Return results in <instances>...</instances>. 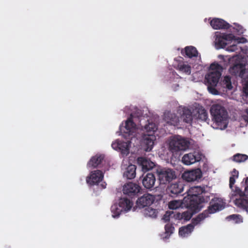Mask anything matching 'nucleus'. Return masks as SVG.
<instances>
[{
  "label": "nucleus",
  "instance_id": "nucleus-1",
  "mask_svg": "<svg viewBox=\"0 0 248 248\" xmlns=\"http://www.w3.org/2000/svg\"><path fill=\"white\" fill-rule=\"evenodd\" d=\"M142 120L131 115L120 126L121 135L125 138L131 139L136 141L137 135L140 129H143Z\"/></svg>",
  "mask_w": 248,
  "mask_h": 248
},
{
  "label": "nucleus",
  "instance_id": "nucleus-2",
  "mask_svg": "<svg viewBox=\"0 0 248 248\" xmlns=\"http://www.w3.org/2000/svg\"><path fill=\"white\" fill-rule=\"evenodd\" d=\"M205 190L201 186L191 187L187 191V195L184 198V203L188 204L190 208L195 212L200 211L203 207V203L206 201L201 196Z\"/></svg>",
  "mask_w": 248,
  "mask_h": 248
},
{
  "label": "nucleus",
  "instance_id": "nucleus-3",
  "mask_svg": "<svg viewBox=\"0 0 248 248\" xmlns=\"http://www.w3.org/2000/svg\"><path fill=\"white\" fill-rule=\"evenodd\" d=\"M212 117V127L221 130L227 127L228 122V113L225 108L219 104H214L210 109Z\"/></svg>",
  "mask_w": 248,
  "mask_h": 248
},
{
  "label": "nucleus",
  "instance_id": "nucleus-4",
  "mask_svg": "<svg viewBox=\"0 0 248 248\" xmlns=\"http://www.w3.org/2000/svg\"><path fill=\"white\" fill-rule=\"evenodd\" d=\"M222 70V67L217 63H213L211 65L209 72L205 76V82L208 85V90L214 95L219 94V93L214 87L216 86L221 76Z\"/></svg>",
  "mask_w": 248,
  "mask_h": 248
},
{
  "label": "nucleus",
  "instance_id": "nucleus-5",
  "mask_svg": "<svg viewBox=\"0 0 248 248\" xmlns=\"http://www.w3.org/2000/svg\"><path fill=\"white\" fill-rule=\"evenodd\" d=\"M237 178L230 177V187L232 192L230 195L231 200L232 201L235 205L238 207L245 210L248 213V197L238 187L232 188V186L235 183Z\"/></svg>",
  "mask_w": 248,
  "mask_h": 248
},
{
  "label": "nucleus",
  "instance_id": "nucleus-6",
  "mask_svg": "<svg viewBox=\"0 0 248 248\" xmlns=\"http://www.w3.org/2000/svg\"><path fill=\"white\" fill-rule=\"evenodd\" d=\"M225 207V203L222 199L219 198H215L210 202V205L208 209L204 211L202 213L198 215L193 220V223L198 224L201 221L203 220L206 217H209L210 214H214L217 211H220Z\"/></svg>",
  "mask_w": 248,
  "mask_h": 248
},
{
  "label": "nucleus",
  "instance_id": "nucleus-7",
  "mask_svg": "<svg viewBox=\"0 0 248 248\" xmlns=\"http://www.w3.org/2000/svg\"><path fill=\"white\" fill-rule=\"evenodd\" d=\"M246 39L243 37H237L232 34H221L218 32H216L215 41V46L217 49L223 48L226 46L228 42H234L237 43H244Z\"/></svg>",
  "mask_w": 248,
  "mask_h": 248
},
{
  "label": "nucleus",
  "instance_id": "nucleus-8",
  "mask_svg": "<svg viewBox=\"0 0 248 248\" xmlns=\"http://www.w3.org/2000/svg\"><path fill=\"white\" fill-rule=\"evenodd\" d=\"M225 59L228 60L229 62L233 65L229 69L230 73L245 79L247 76L246 75L245 65L242 62L241 58L237 55L231 58L226 57Z\"/></svg>",
  "mask_w": 248,
  "mask_h": 248
},
{
  "label": "nucleus",
  "instance_id": "nucleus-9",
  "mask_svg": "<svg viewBox=\"0 0 248 248\" xmlns=\"http://www.w3.org/2000/svg\"><path fill=\"white\" fill-rule=\"evenodd\" d=\"M169 149L173 153L184 151L188 148L189 142L180 136H175L170 138Z\"/></svg>",
  "mask_w": 248,
  "mask_h": 248
},
{
  "label": "nucleus",
  "instance_id": "nucleus-10",
  "mask_svg": "<svg viewBox=\"0 0 248 248\" xmlns=\"http://www.w3.org/2000/svg\"><path fill=\"white\" fill-rule=\"evenodd\" d=\"M133 141L131 139L126 141L116 140L112 142L111 147L114 150L120 152L123 156H127L129 154L132 144L135 146Z\"/></svg>",
  "mask_w": 248,
  "mask_h": 248
},
{
  "label": "nucleus",
  "instance_id": "nucleus-11",
  "mask_svg": "<svg viewBox=\"0 0 248 248\" xmlns=\"http://www.w3.org/2000/svg\"><path fill=\"white\" fill-rule=\"evenodd\" d=\"M158 179L161 184H166L176 178L175 172L169 168L160 169L156 171Z\"/></svg>",
  "mask_w": 248,
  "mask_h": 248
},
{
  "label": "nucleus",
  "instance_id": "nucleus-12",
  "mask_svg": "<svg viewBox=\"0 0 248 248\" xmlns=\"http://www.w3.org/2000/svg\"><path fill=\"white\" fill-rule=\"evenodd\" d=\"M156 140V136L155 134L144 133L141 140V144L144 150L146 152L151 151L155 144V141Z\"/></svg>",
  "mask_w": 248,
  "mask_h": 248
},
{
  "label": "nucleus",
  "instance_id": "nucleus-13",
  "mask_svg": "<svg viewBox=\"0 0 248 248\" xmlns=\"http://www.w3.org/2000/svg\"><path fill=\"white\" fill-rule=\"evenodd\" d=\"M202 154L197 151L185 154L182 158V162L186 165H190L202 159Z\"/></svg>",
  "mask_w": 248,
  "mask_h": 248
},
{
  "label": "nucleus",
  "instance_id": "nucleus-14",
  "mask_svg": "<svg viewBox=\"0 0 248 248\" xmlns=\"http://www.w3.org/2000/svg\"><path fill=\"white\" fill-rule=\"evenodd\" d=\"M202 176V172L199 169L186 171L182 175L183 178L187 182L197 181Z\"/></svg>",
  "mask_w": 248,
  "mask_h": 248
},
{
  "label": "nucleus",
  "instance_id": "nucleus-15",
  "mask_svg": "<svg viewBox=\"0 0 248 248\" xmlns=\"http://www.w3.org/2000/svg\"><path fill=\"white\" fill-rule=\"evenodd\" d=\"M104 174L102 171L96 170L94 171V186H96L97 191L102 190L106 187V184L103 181Z\"/></svg>",
  "mask_w": 248,
  "mask_h": 248
},
{
  "label": "nucleus",
  "instance_id": "nucleus-16",
  "mask_svg": "<svg viewBox=\"0 0 248 248\" xmlns=\"http://www.w3.org/2000/svg\"><path fill=\"white\" fill-rule=\"evenodd\" d=\"M155 201L154 196L147 194L141 197L137 201V206L140 208H143L152 204Z\"/></svg>",
  "mask_w": 248,
  "mask_h": 248
},
{
  "label": "nucleus",
  "instance_id": "nucleus-17",
  "mask_svg": "<svg viewBox=\"0 0 248 248\" xmlns=\"http://www.w3.org/2000/svg\"><path fill=\"white\" fill-rule=\"evenodd\" d=\"M140 189V187L138 185L130 182L124 186L123 190L124 194L132 195L139 193Z\"/></svg>",
  "mask_w": 248,
  "mask_h": 248
},
{
  "label": "nucleus",
  "instance_id": "nucleus-18",
  "mask_svg": "<svg viewBox=\"0 0 248 248\" xmlns=\"http://www.w3.org/2000/svg\"><path fill=\"white\" fill-rule=\"evenodd\" d=\"M164 121L171 125H177L180 122V118L176 113L167 111L164 113Z\"/></svg>",
  "mask_w": 248,
  "mask_h": 248
},
{
  "label": "nucleus",
  "instance_id": "nucleus-19",
  "mask_svg": "<svg viewBox=\"0 0 248 248\" xmlns=\"http://www.w3.org/2000/svg\"><path fill=\"white\" fill-rule=\"evenodd\" d=\"M137 162L141 167L142 170L145 171L152 169L155 166L153 162L144 157H139Z\"/></svg>",
  "mask_w": 248,
  "mask_h": 248
},
{
  "label": "nucleus",
  "instance_id": "nucleus-20",
  "mask_svg": "<svg viewBox=\"0 0 248 248\" xmlns=\"http://www.w3.org/2000/svg\"><path fill=\"white\" fill-rule=\"evenodd\" d=\"M125 162H126V160H123V167L125 170L124 172V175L129 179L134 178L136 176V166L132 164H129L126 167L127 164H124Z\"/></svg>",
  "mask_w": 248,
  "mask_h": 248
},
{
  "label": "nucleus",
  "instance_id": "nucleus-21",
  "mask_svg": "<svg viewBox=\"0 0 248 248\" xmlns=\"http://www.w3.org/2000/svg\"><path fill=\"white\" fill-rule=\"evenodd\" d=\"M142 182L145 188H151L154 186L155 182V176L153 174L148 173L143 177Z\"/></svg>",
  "mask_w": 248,
  "mask_h": 248
},
{
  "label": "nucleus",
  "instance_id": "nucleus-22",
  "mask_svg": "<svg viewBox=\"0 0 248 248\" xmlns=\"http://www.w3.org/2000/svg\"><path fill=\"white\" fill-rule=\"evenodd\" d=\"M142 120L143 129H140V131H142L145 133V134L153 133L157 130L156 125L153 123L152 122H148L147 124H144L146 120L143 118H141Z\"/></svg>",
  "mask_w": 248,
  "mask_h": 248
},
{
  "label": "nucleus",
  "instance_id": "nucleus-23",
  "mask_svg": "<svg viewBox=\"0 0 248 248\" xmlns=\"http://www.w3.org/2000/svg\"><path fill=\"white\" fill-rule=\"evenodd\" d=\"M210 25L215 30L227 29L229 25L224 20L220 18H214L210 21Z\"/></svg>",
  "mask_w": 248,
  "mask_h": 248
},
{
  "label": "nucleus",
  "instance_id": "nucleus-24",
  "mask_svg": "<svg viewBox=\"0 0 248 248\" xmlns=\"http://www.w3.org/2000/svg\"><path fill=\"white\" fill-rule=\"evenodd\" d=\"M180 112H178L179 115H181V119L187 123L191 122L193 119L192 112L189 109L186 108H182L179 109Z\"/></svg>",
  "mask_w": 248,
  "mask_h": 248
},
{
  "label": "nucleus",
  "instance_id": "nucleus-25",
  "mask_svg": "<svg viewBox=\"0 0 248 248\" xmlns=\"http://www.w3.org/2000/svg\"><path fill=\"white\" fill-rule=\"evenodd\" d=\"M183 190L184 185L180 182L172 183L168 188L169 191L174 195H177L181 193Z\"/></svg>",
  "mask_w": 248,
  "mask_h": 248
},
{
  "label": "nucleus",
  "instance_id": "nucleus-26",
  "mask_svg": "<svg viewBox=\"0 0 248 248\" xmlns=\"http://www.w3.org/2000/svg\"><path fill=\"white\" fill-rule=\"evenodd\" d=\"M195 218L192 220V224H188L187 226L182 227L179 229V234L180 236L182 237H187L190 234L193 230L194 226L197 224H194L193 223V220Z\"/></svg>",
  "mask_w": 248,
  "mask_h": 248
},
{
  "label": "nucleus",
  "instance_id": "nucleus-27",
  "mask_svg": "<svg viewBox=\"0 0 248 248\" xmlns=\"http://www.w3.org/2000/svg\"><path fill=\"white\" fill-rule=\"evenodd\" d=\"M117 202L119 204V206L122 208L124 212L129 211L133 206V203L126 198H121Z\"/></svg>",
  "mask_w": 248,
  "mask_h": 248
},
{
  "label": "nucleus",
  "instance_id": "nucleus-28",
  "mask_svg": "<svg viewBox=\"0 0 248 248\" xmlns=\"http://www.w3.org/2000/svg\"><path fill=\"white\" fill-rule=\"evenodd\" d=\"M184 207H189L188 204L184 203V198L183 201L173 200L169 202V207L170 209L176 210Z\"/></svg>",
  "mask_w": 248,
  "mask_h": 248
},
{
  "label": "nucleus",
  "instance_id": "nucleus-29",
  "mask_svg": "<svg viewBox=\"0 0 248 248\" xmlns=\"http://www.w3.org/2000/svg\"><path fill=\"white\" fill-rule=\"evenodd\" d=\"M110 211L112 217L113 218H118L120 215L124 212L122 208L119 206L118 202H114L110 208Z\"/></svg>",
  "mask_w": 248,
  "mask_h": 248
},
{
  "label": "nucleus",
  "instance_id": "nucleus-30",
  "mask_svg": "<svg viewBox=\"0 0 248 248\" xmlns=\"http://www.w3.org/2000/svg\"><path fill=\"white\" fill-rule=\"evenodd\" d=\"M177 69L183 74L189 75L191 74V66L186 62H180L177 65Z\"/></svg>",
  "mask_w": 248,
  "mask_h": 248
},
{
  "label": "nucleus",
  "instance_id": "nucleus-31",
  "mask_svg": "<svg viewBox=\"0 0 248 248\" xmlns=\"http://www.w3.org/2000/svg\"><path fill=\"white\" fill-rule=\"evenodd\" d=\"M143 214L146 217L155 218L158 214L157 211L151 207H147L142 211Z\"/></svg>",
  "mask_w": 248,
  "mask_h": 248
},
{
  "label": "nucleus",
  "instance_id": "nucleus-32",
  "mask_svg": "<svg viewBox=\"0 0 248 248\" xmlns=\"http://www.w3.org/2000/svg\"><path fill=\"white\" fill-rule=\"evenodd\" d=\"M185 52L186 56L189 58L196 57L198 54L196 48L192 46L186 47L185 48Z\"/></svg>",
  "mask_w": 248,
  "mask_h": 248
},
{
  "label": "nucleus",
  "instance_id": "nucleus-33",
  "mask_svg": "<svg viewBox=\"0 0 248 248\" xmlns=\"http://www.w3.org/2000/svg\"><path fill=\"white\" fill-rule=\"evenodd\" d=\"M196 112L198 114V115L196 116L198 119L202 121H205L207 119L208 114L206 111L204 109L202 108H199L196 111Z\"/></svg>",
  "mask_w": 248,
  "mask_h": 248
},
{
  "label": "nucleus",
  "instance_id": "nucleus-34",
  "mask_svg": "<svg viewBox=\"0 0 248 248\" xmlns=\"http://www.w3.org/2000/svg\"><path fill=\"white\" fill-rule=\"evenodd\" d=\"M226 219L228 220L232 221L234 223H240L243 222L242 217L239 215H231L227 217Z\"/></svg>",
  "mask_w": 248,
  "mask_h": 248
},
{
  "label": "nucleus",
  "instance_id": "nucleus-35",
  "mask_svg": "<svg viewBox=\"0 0 248 248\" xmlns=\"http://www.w3.org/2000/svg\"><path fill=\"white\" fill-rule=\"evenodd\" d=\"M186 207L188 208V210L183 213L184 220L185 221L189 220L191 218L192 215L197 212H195L193 210H191L189 207Z\"/></svg>",
  "mask_w": 248,
  "mask_h": 248
},
{
  "label": "nucleus",
  "instance_id": "nucleus-36",
  "mask_svg": "<svg viewBox=\"0 0 248 248\" xmlns=\"http://www.w3.org/2000/svg\"><path fill=\"white\" fill-rule=\"evenodd\" d=\"M247 158L248 156L246 155L237 154L233 155V160L236 162H242L245 161Z\"/></svg>",
  "mask_w": 248,
  "mask_h": 248
},
{
  "label": "nucleus",
  "instance_id": "nucleus-37",
  "mask_svg": "<svg viewBox=\"0 0 248 248\" xmlns=\"http://www.w3.org/2000/svg\"><path fill=\"white\" fill-rule=\"evenodd\" d=\"M243 79V93L246 97H248V77H246Z\"/></svg>",
  "mask_w": 248,
  "mask_h": 248
},
{
  "label": "nucleus",
  "instance_id": "nucleus-38",
  "mask_svg": "<svg viewBox=\"0 0 248 248\" xmlns=\"http://www.w3.org/2000/svg\"><path fill=\"white\" fill-rule=\"evenodd\" d=\"M223 86H225L226 88L228 90H231L232 88L231 78L229 76H226L223 81Z\"/></svg>",
  "mask_w": 248,
  "mask_h": 248
},
{
  "label": "nucleus",
  "instance_id": "nucleus-39",
  "mask_svg": "<svg viewBox=\"0 0 248 248\" xmlns=\"http://www.w3.org/2000/svg\"><path fill=\"white\" fill-rule=\"evenodd\" d=\"M174 228L170 225L167 224L165 226V233L166 235L164 238H168L169 236L173 232Z\"/></svg>",
  "mask_w": 248,
  "mask_h": 248
},
{
  "label": "nucleus",
  "instance_id": "nucleus-40",
  "mask_svg": "<svg viewBox=\"0 0 248 248\" xmlns=\"http://www.w3.org/2000/svg\"><path fill=\"white\" fill-rule=\"evenodd\" d=\"M104 156L103 155L97 154L94 157V165H99L103 160Z\"/></svg>",
  "mask_w": 248,
  "mask_h": 248
},
{
  "label": "nucleus",
  "instance_id": "nucleus-41",
  "mask_svg": "<svg viewBox=\"0 0 248 248\" xmlns=\"http://www.w3.org/2000/svg\"><path fill=\"white\" fill-rule=\"evenodd\" d=\"M233 29L238 34L243 33L245 31V29L241 25L238 24H234Z\"/></svg>",
  "mask_w": 248,
  "mask_h": 248
},
{
  "label": "nucleus",
  "instance_id": "nucleus-42",
  "mask_svg": "<svg viewBox=\"0 0 248 248\" xmlns=\"http://www.w3.org/2000/svg\"><path fill=\"white\" fill-rule=\"evenodd\" d=\"M239 49V48L238 46L234 44H233L232 45L230 46H228L226 50L229 52H234L236 51Z\"/></svg>",
  "mask_w": 248,
  "mask_h": 248
},
{
  "label": "nucleus",
  "instance_id": "nucleus-43",
  "mask_svg": "<svg viewBox=\"0 0 248 248\" xmlns=\"http://www.w3.org/2000/svg\"><path fill=\"white\" fill-rule=\"evenodd\" d=\"M86 182L89 186H92L93 183V177L92 172L90 173V175L87 177Z\"/></svg>",
  "mask_w": 248,
  "mask_h": 248
},
{
  "label": "nucleus",
  "instance_id": "nucleus-44",
  "mask_svg": "<svg viewBox=\"0 0 248 248\" xmlns=\"http://www.w3.org/2000/svg\"><path fill=\"white\" fill-rule=\"evenodd\" d=\"M171 215V212L167 211L166 212L165 214L164 215L163 219L165 221H168L170 220V216Z\"/></svg>",
  "mask_w": 248,
  "mask_h": 248
},
{
  "label": "nucleus",
  "instance_id": "nucleus-45",
  "mask_svg": "<svg viewBox=\"0 0 248 248\" xmlns=\"http://www.w3.org/2000/svg\"><path fill=\"white\" fill-rule=\"evenodd\" d=\"M175 218L179 220H184L183 213H178L175 215Z\"/></svg>",
  "mask_w": 248,
  "mask_h": 248
},
{
  "label": "nucleus",
  "instance_id": "nucleus-46",
  "mask_svg": "<svg viewBox=\"0 0 248 248\" xmlns=\"http://www.w3.org/2000/svg\"><path fill=\"white\" fill-rule=\"evenodd\" d=\"M238 176V171L234 170L232 172V176L231 177L237 178Z\"/></svg>",
  "mask_w": 248,
  "mask_h": 248
},
{
  "label": "nucleus",
  "instance_id": "nucleus-47",
  "mask_svg": "<svg viewBox=\"0 0 248 248\" xmlns=\"http://www.w3.org/2000/svg\"><path fill=\"white\" fill-rule=\"evenodd\" d=\"M245 191L246 193L248 194V177H247L245 180Z\"/></svg>",
  "mask_w": 248,
  "mask_h": 248
},
{
  "label": "nucleus",
  "instance_id": "nucleus-48",
  "mask_svg": "<svg viewBox=\"0 0 248 248\" xmlns=\"http://www.w3.org/2000/svg\"><path fill=\"white\" fill-rule=\"evenodd\" d=\"M88 168L92 170V167L93 166V162H92V158L90 159V161L89 162L88 165H87Z\"/></svg>",
  "mask_w": 248,
  "mask_h": 248
},
{
  "label": "nucleus",
  "instance_id": "nucleus-49",
  "mask_svg": "<svg viewBox=\"0 0 248 248\" xmlns=\"http://www.w3.org/2000/svg\"><path fill=\"white\" fill-rule=\"evenodd\" d=\"M244 115H246L248 116V108H246V109H244L243 114L242 115V117L243 118V116Z\"/></svg>",
  "mask_w": 248,
  "mask_h": 248
},
{
  "label": "nucleus",
  "instance_id": "nucleus-50",
  "mask_svg": "<svg viewBox=\"0 0 248 248\" xmlns=\"http://www.w3.org/2000/svg\"><path fill=\"white\" fill-rule=\"evenodd\" d=\"M243 119L246 121L247 122V123H248V116L246 115H244L243 116Z\"/></svg>",
  "mask_w": 248,
  "mask_h": 248
}]
</instances>
